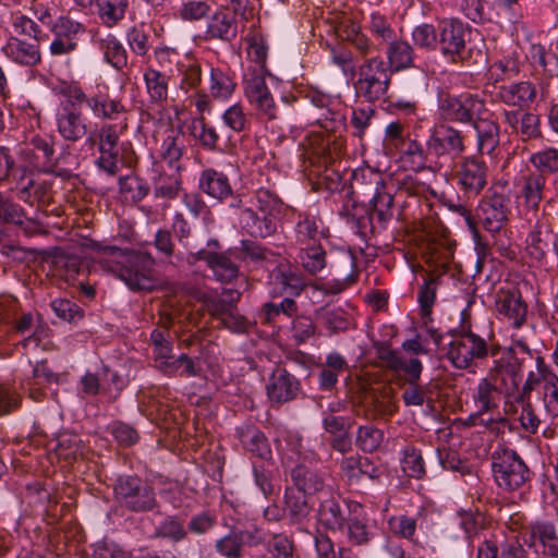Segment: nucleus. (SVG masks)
<instances>
[{"mask_svg": "<svg viewBox=\"0 0 558 558\" xmlns=\"http://www.w3.org/2000/svg\"><path fill=\"white\" fill-rule=\"evenodd\" d=\"M338 97L316 88V192L340 190L342 143L337 133L343 128L344 114Z\"/></svg>", "mask_w": 558, "mask_h": 558, "instance_id": "f257e3e1", "label": "nucleus"}, {"mask_svg": "<svg viewBox=\"0 0 558 558\" xmlns=\"http://www.w3.org/2000/svg\"><path fill=\"white\" fill-rule=\"evenodd\" d=\"M327 26L326 33L330 38L320 36L319 45L326 50V59L340 68L344 76L353 78L355 76V60L352 51L339 40L342 38L350 43L359 54L367 57L378 49L371 38L363 34L357 22L343 12L328 11L325 15L320 11L316 14V27Z\"/></svg>", "mask_w": 558, "mask_h": 558, "instance_id": "f03ea898", "label": "nucleus"}, {"mask_svg": "<svg viewBox=\"0 0 558 558\" xmlns=\"http://www.w3.org/2000/svg\"><path fill=\"white\" fill-rule=\"evenodd\" d=\"M88 247L98 254L95 262L100 268L117 276L130 290L150 291L155 288V258L150 253L104 245L97 241H92Z\"/></svg>", "mask_w": 558, "mask_h": 558, "instance_id": "7ed1b4c3", "label": "nucleus"}, {"mask_svg": "<svg viewBox=\"0 0 558 558\" xmlns=\"http://www.w3.org/2000/svg\"><path fill=\"white\" fill-rule=\"evenodd\" d=\"M493 336L488 339L478 336L471 330V327L462 326L457 338L449 344L447 356L456 368L465 369L475 361L483 360L488 355L496 357L500 345L492 342Z\"/></svg>", "mask_w": 558, "mask_h": 558, "instance_id": "20e7f679", "label": "nucleus"}, {"mask_svg": "<svg viewBox=\"0 0 558 558\" xmlns=\"http://www.w3.org/2000/svg\"><path fill=\"white\" fill-rule=\"evenodd\" d=\"M391 74L380 56L365 58L359 68L355 66L357 80L353 87L356 96L368 102L384 99L391 83Z\"/></svg>", "mask_w": 558, "mask_h": 558, "instance_id": "39448f33", "label": "nucleus"}, {"mask_svg": "<svg viewBox=\"0 0 558 558\" xmlns=\"http://www.w3.org/2000/svg\"><path fill=\"white\" fill-rule=\"evenodd\" d=\"M492 459L494 480L505 492H515L531 480V470L515 450L502 447L493 453Z\"/></svg>", "mask_w": 558, "mask_h": 558, "instance_id": "423d86ee", "label": "nucleus"}, {"mask_svg": "<svg viewBox=\"0 0 558 558\" xmlns=\"http://www.w3.org/2000/svg\"><path fill=\"white\" fill-rule=\"evenodd\" d=\"M60 95L64 98L61 101L57 114L56 125L59 135L68 142H78L88 131L87 119L82 111V102L76 101V95L71 82H64L60 86Z\"/></svg>", "mask_w": 558, "mask_h": 558, "instance_id": "0eeeda50", "label": "nucleus"}, {"mask_svg": "<svg viewBox=\"0 0 558 558\" xmlns=\"http://www.w3.org/2000/svg\"><path fill=\"white\" fill-rule=\"evenodd\" d=\"M113 497L131 512H149L157 506L154 488L137 475H120L113 485Z\"/></svg>", "mask_w": 558, "mask_h": 558, "instance_id": "6e6552de", "label": "nucleus"}, {"mask_svg": "<svg viewBox=\"0 0 558 558\" xmlns=\"http://www.w3.org/2000/svg\"><path fill=\"white\" fill-rule=\"evenodd\" d=\"M22 171L29 174L64 175L57 168L54 141L51 136L35 135L20 150Z\"/></svg>", "mask_w": 558, "mask_h": 558, "instance_id": "1a4fd4ad", "label": "nucleus"}, {"mask_svg": "<svg viewBox=\"0 0 558 558\" xmlns=\"http://www.w3.org/2000/svg\"><path fill=\"white\" fill-rule=\"evenodd\" d=\"M470 37L471 27L458 19H446L438 24V49L452 63H463L471 58Z\"/></svg>", "mask_w": 558, "mask_h": 558, "instance_id": "9d476101", "label": "nucleus"}, {"mask_svg": "<svg viewBox=\"0 0 558 558\" xmlns=\"http://www.w3.org/2000/svg\"><path fill=\"white\" fill-rule=\"evenodd\" d=\"M128 122L124 118L118 123H104L98 129L96 136L90 134L86 143L95 145L97 143L99 157L96 161L98 168L109 175H114L119 171V142L121 135L126 131Z\"/></svg>", "mask_w": 558, "mask_h": 558, "instance_id": "9b49d317", "label": "nucleus"}, {"mask_svg": "<svg viewBox=\"0 0 558 558\" xmlns=\"http://www.w3.org/2000/svg\"><path fill=\"white\" fill-rule=\"evenodd\" d=\"M243 92L247 102L264 121L278 118V106L266 83V73L260 69H247L243 76Z\"/></svg>", "mask_w": 558, "mask_h": 558, "instance_id": "f8f14e48", "label": "nucleus"}, {"mask_svg": "<svg viewBox=\"0 0 558 558\" xmlns=\"http://www.w3.org/2000/svg\"><path fill=\"white\" fill-rule=\"evenodd\" d=\"M438 111L444 122L471 124L478 114L487 112L485 101L476 94L445 95L440 97Z\"/></svg>", "mask_w": 558, "mask_h": 558, "instance_id": "ddd939ff", "label": "nucleus"}, {"mask_svg": "<svg viewBox=\"0 0 558 558\" xmlns=\"http://www.w3.org/2000/svg\"><path fill=\"white\" fill-rule=\"evenodd\" d=\"M86 32L87 27L84 23L69 14H60L51 25L52 40L49 45V53L52 57H62L75 52Z\"/></svg>", "mask_w": 558, "mask_h": 558, "instance_id": "4468645a", "label": "nucleus"}, {"mask_svg": "<svg viewBox=\"0 0 558 558\" xmlns=\"http://www.w3.org/2000/svg\"><path fill=\"white\" fill-rule=\"evenodd\" d=\"M511 198L504 192L489 190L476 208V216L490 233H498L505 229L511 214Z\"/></svg>", "mask_w": 558, "mask_h": 558, "instance_id": "2eb2a0df", "label": "nucleus"}, {"mask_svg": "<svg viewBox=\"0 0 558 558\" xmlns=\"http://www.w3.org/2000/svg\"><path fill=\"white\" fill-rule=\"evenodd\" d=\"M427 151L438 159H456L465 150L462 131L449 123H439L434 126L426 143Z\"/></svg>", "mask_w": 558, "mask_h": 558, "instance_id": "dca6fc26", "label": "nucleus"}, {"mask_svg": "<svg viewBox=\"0 0 558 558\" xmlns=\"http://www.w3.org/2000/svg\"><path fill=\"white\" fill-rule=\"evenodd\" d=\"M71 84L76 93V95H73L74 99L81 101L82 105H86L94 118L101 121H112L126 113V106L121 98H112L108 93L101 92L87 95L78 83L71 82Z\"/></svg>", "mask_w": 558, "mask_h": 558, "instance_id": "f3484780", "label": "nucleus"}, {"mask_svg": "<svg viewBox=\"0 0 558 558\" xmlns=\"http://www.w3.org/2000/svg\"><path fill=\"white\" fill-rule=\"evenodd\" d=\"M239 34V21L229 8H221L209 14L203 33L205 41L232 43Z\"/></svg>", "mask_w": 558, "mask_h": 558, "instance_id": "a211bd4d", "label": "nucleus"}, {"mask_svg": "<svg viewBox=\"0 0 558 558\" xmlns=\"http://www.w3.org/2000/svg\"><path fill=\"white\" fill-rule=\"evenodd\" d=\"M1 52L10 62L23 68H35L43 60L40 41L19 36H9L1 47Z\"/></svg>", "mask_w": 558, "mask_h": 558, "instance_id": "6ab92c4d", "label": "nucleus"}, {"mask_svg": "<svg viewBox=\"0 0 558 558\" xmlns=\"http://www.w3.org/2000/svg\"><path fill=\"white\" fill-rule=\"evenodd\" d=\"M488 167L477 156L465 157L457 171L458 184L468 196H477L487 184Z\"/></svg>", "mask_w": 558, "mask_h": 558, "instance_id": "aec40b11", "label": "nucleus"}, {"mask_svg": "<svg viewBox=\"0 0 558 558\" xmlns=\"http://www.w3.org/2000/svg\"><path fill=\"white\" fill-rule=\"evenodd\" d=\"M526 357L515 356L514 362H510V353L501 355L493 361V365L489 367L488 376L494 383L500 381V385L505 387V395L511 396L518 390L520 381V372Z\"/></svg>", "mask_w": 558, "mask_h": 558, "instance_id": "412c9836", "label": "nucleus"}, {"mask_svg": "<svg viewBox=\"0 0 558 558\" xmlns=\"http://www.w3.org/2000/svg\"><path fill=\"white\" fill-rule=\"evenodd\" d=\"M186 153L185 134L181 129L169 128L157 150L158 162L166 163L171 170H183V156Z\"/></svg>", "mask_w": 558, "mask_h": 558, "instance_id": "4be33fe9", "label": "nucleus"}, {"mask_svg": "<svg viewBox=\"0 0 558 558\" xmlns=\"http://www.w3.org/2000/svg\"><path fill=\"white\" fill-rule=\"evenodd\" d=\"M316 500L319 501V508L316 510V520L319 524L331 531L342 529L344 517L332 488L329 485L316 486Z\"/></svg>", "mask_w": 558, "mask_h": 558, "instance_id": "5701e85b", "label": "nucleus"}, {"mask_svg": "<svg viewBox=\"0 0 558 558\" xmlns=\"http://www.w3.org/2000/svg\"><path fill=\"white\" fill-rule=\"evenodd\" d=\"M496 310L514 328L526 320L527 305L518 289H500L496 295Z\"/></svg>", "mask_w": 558, "mask_h": 558, "instance_id": "b1692460", "label": "nucleus"}, {"mask_svg": "<svg viewBox=\"0 0 558 558\" xmlns=\"http://www.w3.org/2000/svg\"><path fill=\"white\" fill-rule=\"evenodd\" d=\"M496 99L511 109H529L536 99L535 84L530 81L497 86Z\"/></svg>", "mask_w": 558, "mask_h": 558, "instance_id": "393cba45", "label": "nucleus"}, {"mask_svg": "<svg viewBox=\"0 0 558 558\" xmlns=\"http://www.w3.org/2000/svg\"><path fill=\"white\" fill-rule=\"evenodd\" d=\"M530 548L537 545L542 548L544 557L558 558V533L555 524L550 521L536 520L527 525Z\"/></svg>", "mask_w": 558, "mask_h": 558, "instance_id": "a878e982", "label": "nucleus"}, {"mask_svg": "<svg viewBox=\"0 0 558 558\" xmlns=\"http://www.w3.org/2000/svg\"><path fill=\"white\" fill-rule=\"evenodd\" d=\"M235 435L243 449L263 462L274 464L272 450L266 435L255 425H242L235 428Z\"/></svg>", "mask_w": 558, "mask_h": 558, "instance_id": "bb28decb", "label": "nucleus"}, {"mask_svg": "<svg viewBox=\"0 0 558 558\" xmlns=\"http://www.w3.org/2000/svg\"><path fill=\"white\" fill-rule=\"evenodd\" d=\"M502 118L511 133L520 135L524 141L541 136L539 117L529 109H505Z\"/></svg>", "mask_w": 558, "mask_h": 558, "instance_id": "cd10ccee", "label": "nucleus"}, {"mask_svg": "<svg viewBox=\"0 0 558 558\" xmlns=\"http://www.w3.org/2000/svg\"><path fill=\"white\" fill-rule=\"evenodd\" d=\"M504 393L505 387L494 383L492 378L480 379L472 395L478 411L476 414L471 415L469 420H477L483 414L497 410Z\"/></svg>", "mask_w": 558, "mask_h": 558, "instance_id": "c85d7f7f", "label": "nucleus"}, {"mask_svg": "<svg viewBox=\"0 0 558 558\" xmlns=\"http://www.w3.org/2000/svg\"><path fill=\"white\" fill-rule=\"evenodd\" d=\"M181 171L172 170L171 173H167L160 162L153 163L151 184L155 198L172 201L180 195L183 190Z\"/></svg>", "mask_w": 558, "mask_h": 558, "instance_id": "c756f323", "label": "nucleus"}, {"mask_svg": "<svg viewBox=\"0 0 558 558\" xmlns=\"http://www.w3.org/2000/svg\"><path fill=\"white\" fill-rule=\"evenodd\" d=\"M235 89V72L230 66L209 64L208 92L213 99L228 101Z\"/></svg>", "mask_w": 558, "mask_h": 558, "instance_id": "7c9ffc66", "label": "nucleus"}, {"mask_svg": "<svg viewBox=\"0 0 558 558\" xmlns=\"http://www.w3.org/2000/svg\"><path fill=\"white\" fill-rule=\"evenodd\" d=\"M143 80L149 105L165 108L169 98L170 76L148 65L143 71Z\"/></svg>", "mask_w": 558, "mask_h": 558, "instance_id": "2f4dec72", "label": "nucleus"}, {"mask_svg": "<svg viewBox=\"0 0 558 558\" xmlns=\"http://www.w3.org/2000/svg\"><path fill=\"white\" fill-rule=\"evenodd\" d=\"M198 189L207 196L223 202L232 196V186L228 175L215 168H206L201 171Z\"/></svg>", "mask_w": 558, "mask_h": 558, "instance_id": "473e14b6", "label": "nucleus"}, {"mask_svg": "<svg viewBox=\"0 0 558 558\" xmlns=\"http://www.w3.org/2000/svg\"><path fill=\"white\" fill-rule=\"evenodd\" d=\"M477 136V151L481 155H495L500 142V129L497 121L478 114L471 123Z\"/></svg>", "mask_w": 558, "mask_h": 558, "instance_id": "72a5a7b5", "label": "nucleus"}, {"mask_svg": "<svg viewBox=\"0 0 558 558\" xmlns=\"http://www.w3.org/2000/svg\"><path fill=\"white\" fill-rule=\"evenodd\" d=\"M266 389L269 400L281 404L295 398L299 381L284 368H277L272 373Z\"/></svg>", "mask_w": 558, "mask_h": 558, "instance_id": "f704fd0d", "label": "nucleus"}, {"mask_svg": "<svg viewBox=\"0 0 558 558\" xmlns=\"http://www.w3.org/2000/svg\"><path fill=\"white\" fill-rule=\"evenodd\" d=\"M386 65L391 73L404 71L415 66V52L413 46L402 38L395 37L386 45Z\"/></svg>", "mask_w": 558, "mask_h": 558, "instance_id": "c9c22d12", "label": "nucleus"}, {"mask_svg": "<svg viewBox=\"0 0 558 558\" xmlns=\"http://www.w3.org/2000/svg\"><path fill=\"white\" fill-rule=\"evenodd\" d=\"M96 46L102 54L104 61L118 72L128 66L129 53L123 43L112 33L96 39Z\"/></svg>", "mask_w": 558, "mask_h": 558, "instance_id": "e433bc0d", "label": "nucleus"}, {"mask_svg": "<svg viewBox=\"0 0 558 558\" xmlns=\"http://www.w3.org/2000/svg\"><path fill=\"white\" fill-rule=\"evenodd\" d=\"M295 239L300 246L296 260L310 274H314V220L305 217L295 226Z\"/></svg>", "mask_w": 558, "mask_h": 558, "instance_id": "4c0bfd02", "label": "nucleus"}, {"mask_svg": "<svg viewBox=\"0 0 558 558\" xmlns=\"http://www.w3.org/2000/svg\"><path fill=\"white\" fill-rule=\"evenodd\" d=\"M17 185L19 199L32 206L35 203L46 202L50 197L52 186L49 181L36 179L34 174L24 171Z\"/></svg>", "mask_w": 558, "mask_h": 558, "instance_id": "58836bf2", "label": "nucleus"}, {"mask_svg": "<svg viewBox=\"0 0 558 558\" xmlns=\"http://www.w3.org/2000/svg\"><path fill=\"white\" fill-rule=\"evenodd\" d=\"M159 372L167 377H201L203 367L198 356H190L181 353L178 356L172 355L168 361L159 366Z\"/></svg>", "mask_w": 558, "mask_h": 558, "instance_id": "ea45409f", "label": "nucleus"}, {"mask_svg": "<svg viewBox=\"0 0 558 558\" xmlns=\"http://www.w3.org/2000/svg\"><path fill=\"white\" fill-rule=\"evenodd\" d=\"M347 252L335 246L328 234L322 232V239L316 244V271L325 268L338 271L342 265L348 263Z\"/></svg>", "mask_w": 558, "mask_h": 558, "instance_id": "a19ab883", "label": "nucleus"}, {"mask_svg": "<svg viewBox=\"0 0 558 558\" xmlns=\"http://www.w3.org/2000/svg\"><path fill=\"white\" fill-rule=\"evenodd\" d=\"M316 322L326 330L327 336H333L348 331L352 325V317L340 306L326 305L316 313Z\"/></svg>", "mask_w": 558, "mask_h": 558, "instance_id": "79ce46f5", "label": "nucleus"}, {"mask_svg": "<svg viewBox=\"0 0 558 558\" xmlns=\"http://www.w3.org/2000/svg\"><path fill=\"white\" fill-rule=\"evenodd\" d=\"M372 207L369 215L376 218L381 228L395 218V195L385 190L383 180L377 182L376 192L371 201Z\"/></svg>", "mask_w": 558, "mask_h": 558, "instance_id": "37998d69", "label": "nucleus"}, {"mask_svg": "<svg viewBox=\"0 0 558 558\" xmlns=\"http://www.w3.org/2000/svg\"><path fill=\"white\" fill-rule=\"evenodd\" d=\"M83 268L82 258L63 250L57 251L51 258L50 272L53 277L70 282L74 280Z\"/></svg>", "mask_w": 558, "mask_h": 558, "instance_id": "c03bdc74", "label": "nucleus"}, {"mask_svg": "<svg viewBox=\"0 0 558 558\" xmlns=\"http://www.w3.org/2000/svg\"><path fill=\"white\" fill-rule=\"evenodd\" d=\"M274 284L272 292L276 294L299 295L305 288L303 277L291 270L290 267L279 265L271 274Z\"/></svg>", "mask_w": 558, "mask_h": 558, "instance_id": "a18cd8bd", "label": "nucleus"}, {"mask_svg": "<svg viewBox=\"0 0 558 558\" xmlns=\"http://www.w3.org/2000/svg\"><path fill=\"white\" fill-rule=\"evenodd\" d=\"M529 250L532 257L543 259L555 245V235L546 220H537L529 239Z\"/></svg>", "mask_w": 558, "mask_h": 558, "instance_id": "49530a36", "label": "nucleus"}, {"mask_svg": "<svg viewBox=\"0 0 558 558\" xmlns=\"http://www.w3.org/2000/svg\"><path fill=\"white\" fill-rule=\"evenodd\" d=\"M367 29L371 40L378 45L374 53H378L384 45H387L397 37L391 19L380 12H372L367 22Z\"/></svg>", "mask_w": 558, "mask_h": 558, "instance_id": "de8ad7c7", "label": "nucleus"}, {"mask_svg": "<svg viewBox=\"0 0 558 558\" xmlns=\"http://www.w3.org/2000/svg\"><path fill=\"white\" fill-rule=\"evenodd\" d=\"M95 5L101 25L114 28L125 19L129 0H95Z\"/></svg>", "mask_w": 558, "mask_h": 558, "instance_id": "09e8293b", "label": "nucleus"}, {"mask_svg": "<svg viewBox=\"0 0 558 558\" xmlns=\"http://www.w3.org/2000/svg\"><path fill=\"white\" fill-rule=\"evenodd\" d=\"M54 452L60 460L72 463L85 453V445L80 435L71 432L60 433L57 438Z\"/></svg>", "mask_w": 558, "mask_h": 558, "instance_id": "8fccbe9b", "label": "nucleus"}, {"mask_svg": "<svg viewBox=\"0 0 558 558\" xmlns=\"http://www.w3.org/2000/svg\"><path fill=\"white\" fill-rule=\"evenodd\" d=\"M0 221L14 223L19 226H23L26 223L24 231L27 235H32L35 233L37 229H39V225L32 220L25 219V214L23 208L13 203L10 198L5 197L0 192Z\"/></svg>", "mask_w": 558, "mask_h": 558, "instance_id": "3c124183", "label": "nucleus"}, {"mask_svg": "<svg viewBox=\"0 0 558 558\" xmlns=\"http://www.w3.org/2000/svg\"><path fill=\"white\" fill-rule=\"evenodd\" d=\"M242 220L246 231L255 238H267L276 231V222L271 215L259 216L252 208L243 210Z\"/></svg>", "mask_w": 558, "mask_h": 558, "instance_id": "603ef678", "label": "nucleus"}, {"mask_svg": "<svg viewBox=\"0 0 558 558\" xmlns=\"http://www.w3.org/2000/svg\"><path fill=\"white\" fill-rule=\"evenodd\" d=\"M439 282L440 276H430L424 279L423 284L418 289L417 302L424 326H427L428 323H433L432 313Z\"/></svg>", "mask_w": 558, "mask_h": 558, "instance_id": "864d4df0", "label": "nucleus"}, {"mask_svg": "<svg viewBox=\"0 0 558 558\" xmlns=\"http://www.w3.org/2000/svg\"><path fill=\"white\" fill-rule=\"evenodd\" d=\"M247 54L256 63V66L248 69H260L267 73L266 63L268 57V45L265 35L259 28L252 27L246 35Z\"/></svg>", "mask_w": 558, "mask_h": 558, "instance_id": "5fc2aeb1", "label": "nucleus"}, {"mask_svg": "<svg viewBox=\"0 0 558 558\" xmlns=\"http://www.w3.org/2000/svg\"><path fill=\"white\" fill-rule=\"evenodd\" d=\"M119 193L131 203L143 201L149 193L148 183L136 174H128L120 177L118 180Z\"/></svg>", "mask_w": 558, "mask_h": 558, "instance_id": "6e6d98bb", "label": "nucleus"}, {"mask_svg": "<svg viewBox=\"0 0 558 558\" xmlns=\"http://www.w3.org/2000/svg\"><path fill=\"white\" fill-rule=\"evenodd\" d=\"M397 150L402 162L409 165L412 170L418 171L425 168L429 153L418 141L408 137Z\"/></svg>", "mask_w": 558, "mask_h": 558, "instance_id": "4d7b16f0", "label": "nucleus"}, {"mask_svg": "<svg viewBox=\"0 0 558 558\" xmlns=\"http://www.w3.org/2000/svg\"><path fill=\"white\" fill-rule=\"evenodd\" d=\"M546 179L542 177L541 173H535L531 171L526 175L523 177V185L521 189V194L524 199V204L536 210L543 199V192L545 189Z\"/></svg>", "mask_w": 558, "mask_h": 558, "instance_id": "13d9d810", "label": "nucleus"}, {"mask_svg": "<svg viewBox=\"0 0 558 558\" xmlns=\"http://www.w3.org/2000/svg\"><path fill=\"white\" fill-rule=\"evenodd\" d=\"M149 340L153 345V360L159 371V366L173 355V342L170 333L159 328L151 330Z\"/></svg>", "mask_w": 558, "mask_h": 558, "instance_id": "bf43d9fd", "label": "nucleus"}, {"mask_svg": "<svg viewBox=\"0 0 558 558\" xmlns=\"http://www.w3.org/2000/svg\"><path fill=\"white\" fill-rule=\"evenodd\" d=\"M180 83L178 85V97L183 94V97L190 98L191 92L201 90L199 86L203 80L202 65L197 61H193L180 69Z\"/></svg>", "mask_w": 558, "mask_h": 558, "instance_id": "052dcab7", "label": "nucleus"}, {"mask_svg": "<svg viewBox=\"0 0 558 558\" xmlns=\"http://www.w3.org/2000/svg\"><path fill=\"white\" fill-rule=\"evenodd\" d=\"M210 13L209 0H183L175 11V16L183 22L195 23L207 19Z\"/></svg>", "mask_w": 558, "mask_h": 558, "instance_id": "680f3d73", "label": "nucleus"}, {"mask_svg": "<svg viewBox=\"0 0 558 558\" xmlns=\"http://www.w3.org/2000/svg\"><path fill=\"white\" fill-rule=\"evenodd\" d=\"M312 493L301 490H286V505L293 521L301 523L312 510L308 500Z\"/></svg>", "mask_w": 558, "mask_h": 558, "instance_id": "e2e57ef3", "label": "nucleus"}, {"mask_svg": "<svg viewBox=\"0 0 558 558\" xmlns=\"http://www.w3.org/2000/svg\"><path fill=\"white\" fill-rule=\"evenodd\" d=\"M11 26L14 32L13 36H27L29 37L28 40L38 41H40L44 37H47L40 26L33 19L20 11L12 13Z\"/></svg>", "mask_w": 558, "mask_h": 558, "instance_id": "0e129e2a", "label": "nucleus"}, {"mask_svg": "<svg viewBox=\"0 0 558 558\" xmlns=\"http://www.w3.org/2000/svg\"><path fill=\"white\" fill-rule=\"evenodd\" d=\"M531 163L535 167V173H541L543 178L558 173V149L546 148L534 153L530 157Z\"/></svg>", "mask_w": 558, "mask_h": 558, "instance_id": "69168bd1", "label": "nucleus"}, {"mask_svg": "<svg viewBox=\"0 0 558 558\" xmlns=\"http://www.w3.org/2000/svg\"><path fill=\"white\" fill-rule=\"evenodd\" d=\"M125 39L132 53L136 57H146L151 48L150 36L143 25H134L129 28Z\"/></svg>", "mask_w": 558, "mask_h": 558, "instance_id": "338daca9", "label": "nucleus"}, {"mask_svg": "<svg viewBox=\"0 0 558 558\" xmlns=\"http://www.w3.org/2000/svg\"><path fill=\"white\" fill-rule=\"evenodd\" d=\"M401 466L405 475L412 478L420 480L426 474L422 453L413 446L404 448Z\"/></svg>", "mask_w": 558, "mask_h": 558, "instance_id": "774afa93", "label": "nucleus"}]
</instances>
